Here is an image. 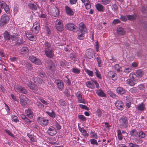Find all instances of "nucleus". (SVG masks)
<instances>
[{"instance_id":"nucleus-24","label":"nucleus","mask_w":147,"mask_h":147,"mask_svg":"<svg viewBox=\"0 0 147 147\" xmlns=\"http://www.w3.org/2000/svg\"><path fill=\"white\" fill-rule=\"evenodd\" d=\"M136 109L139 111H142L146 110L145 105L142 103L138 104L136 107Z\"/></svg>"},{"instance_id":"nucleus-15","label":"nucleus","mask_w":147,"mask_h":147,"mask_svg":"<svg viewBox=\"0 0 147 147\" xmlns=\"http://www.w3.org/2000/svg\"><path fill=\"white\" fill-rule=\"evenodd\" d=\"M50 11L51 14L55 17L58 16L59 14V9L57 7H51Z\"/></svg>"},{"instance_id":"nucleus-9","label":"nucleus","mask_w":147,"mask_h":147,"mask_svg":"<svg viewBox=\"0 0 147 147\" xmlns=\"http://www.w3.org/2000/svg\"><path fill=\"white\" fill-rule=\"evenodd\" d=\"M26 83L27 84L28 87L33 90L34 93H36L38 90V87L36 85L32 83L30 80L26 81Z\"/></svg>"},{"instance_id":"nucleus-18","label":"nucleus","mask_w":147,"mask_h":147,"mask_svg":"<svg viewBox=\"0 0 147 147\" xmlns=\"http://www.w3.org/2000/svg\"><path fill=\"white\" fill-rule=\"evenodd\" d=\"M79 30L78 32L86 33L87 32V29L86 25L82 22L80 23L79 24Z\"/></svg>"},{"instance_id":"nucleus-16","label":"nucleus","mask_w":147,"mask_h":147,"mask_svg":"<svg viewBox=\"0 0 147 147\" xmlns=\"http://www.w3.org/2000/svg\"><path fill=\"white\" fill-rule=\"evenodd\" d=\"M55 83L57 86L59 90L61 91L63 88L64 84L61 80L60 79L56 80Z\"/></svg>"},{"instance_id":"nucleus-20","label":"nucleus","mask_w":147,"mask_h":147,"mask_svg":"<svg viewBox=\"0 0 147 147\" xmlns=\"http://www.w3.org/2000/svg\"><path fill=\"white\" fill-rule=\"evenodd\" d=\"M86 54L88 58L91 59L94 55V51L92 49H88L87 50Z\"/></svg>"},{"instance_id":"nucleus-35","label":"nucleus","mask_w":147,"mask_h":147,"mask_svg":"<svg viewBox=\"0 0 147 147\" xmlns=\"http://www.w3.org/2000/svg\"><path fill=\"white\" fill-rule=\"evenodd\" d=\"M117 32L119 34L122 35L124 34L125 32V31L123 28L121 27H119L117 28Z\"/></svg>"},{"instance_id":"nucleus-21","label":"nucleus","mask_w":147,"mask_h":147,"mask_svg":"<svg viewBox=\"0 0 147 147\" xmlns=\"http://www.w3.org/2000/svg\"><path fill=\"white\" fill-rule=\"evenodd\" d=\"M65 10L67 15L69 16H72L74 14V12L72 9L68 6L65 7Z\"/></svg>"},{"instance_id":"nucleus-38","label":"nucleus","mask_w":147,"mask_h":147,"mask_svg":"<svg viewBox=\"0 0 147 147\" xmlns=\"http://www.w3.org/2000/svg\"><path fill=\"white\" fill-rule=\"evenodd\" d=\"M129 93L132 94H134L137 93L138 89L136 87H134L130 89L129 90Z\"/></svg>"},{"instance_id":"nucleus-61","label":"nucleus","mask_w":147,"mask_h":147,"mask_svg":"<svg viewBox=\"0 0 147 147\" xmlns=\"http://www.w3.org/2000/svg\"><path fill=\"white\" fill-rule=\"evenodd\" d=\"M27 136L30 139V140L32 142H35V140L34 136H33L31 134H27Z\"/></svg>"},{"instance_id":"nucleus-7","label":"nucleus","mask_w":147,"mask_h":147,"mask_svg":"<svg viewBox=\"0 0 147 147\" xmlns=\"http://www.w3.org/2000/svg\"><path fill=\"white\" fill-rule=\"evenodd\" d=\"M37 120L38 123L43 127H45L49 124V120L44 117H38Z\"/></svg>"},{"instance_id":"nucleus-26","label":"nucleus","mask_w":147,"mask_h":147,"mask_svg":"<svg viewBox=\"0 0 147 147\" xmlns=\"http://www.w3.org/2000/svg\"><path fill=\"white\" fill-rule=\"evenodd\" d=\"M3 36L5 40L8 41L11 39L12 35L7 31H5L3 33Z\"/></svg>"},{"instance_id":"nucleus-30","label":"nucleus","mask_w":147,"mask_h":147,"mask_svg":"<svg viewBox=\"0 0 147 147\" xmlns=\"http://www.w3.org/2000/svg\"><path fill=\"white\" fill-rule=\"evenodd\" d=\"M82 2L84 3L86 8L87 9H89L91 7V5L89 0H81Z\"/></svg>"},{"instance_id":"nucleus-17","label":"nucleus","mask_w":147,"mask_h":147,"mask_svg":"<svg viewBox=\"0 0 147 147\" xmlns=\"http://www.w3.org/2000/svg\"><path fill=\"white\" fill-rule=\"evenodd\" d=\"M0 6L2 9L3 8L6 13L8 14L10 13V9L8 5L4 1H0Z\"/></svg>"},{"instance_id":"nucleus-12","label":"nucleus","mask_w":147,"mask_h":147,"mask_svg":"<svg viewBox=\"0 0 147 147\" xmlns=\"http://www.w3.org/2000/svg\"><path fill=\"white\" fill-rule=\"evenodd\" d=\"M47 132L50 136H53L57 133V131L55 128L53 126H51L49 127Z\"/></svg>"},{"instance_id":"nucleus-62","label":"nucleus","mask_w":147,"mask_h":147,"mask_svg":"<svg viewBox=\"0 0 147 147\" xmlns=\"http://www.w3.org/2000/svg\"><path fill=\"white\" fill-rule=\"evenodd\" d=\"M65 77L67 78V79L64 80V82L65 83L67 84L68 86H70L71 84V81L68 78L67 76H65Z\"/></svg>"},{"instance_id":"nucleus-2","label":"nucleus","mask_w":147,"mask_h":147,"mask_svg":"<svg viewBox=\"0 0 147 147\" xmlns=\"http://www.w3.org/2000/svg\"><path fill=\"white\" fill-rule=\"evenodd\" d=\"M129 79L127 80V84L131 86H134L135 84L140 80V79L136 74L131 73L129 74Z\"/></svg>"},{"instance_id":"nucleus-6","label":"nucleus","mask_w":147,"mask_h":147,"mask_svg":"<svg viewBox=\"0 0 147 147\" xmlns=\"http://www.w3.org/2000/svg\"><path fill=\"white\" fill-rule=\"evenodd\" d=\"M65 27L66 29L76 32L78 30L77 26L72 23H68L65 25Z\"/></svg>"},{"instance_id":"nucleus-1","label":"nucleus","mask_w":147,"mask_h":147,"mask_svg":"<svg viewBox=\"0 0 147 147\" xmlns=\"http://www.w3.org/2000/svg\"><path fill=\"white\" fill-rule=\"evenodd\" d=\"M43 46L46 56L49 58H52L54 55V51L55 50L53 45L48 41H45L44 42Z\"/></svg>"},{"instance_id":"nucleus-29","label":"nucleus","mask_w":147,"mask_h":147,"mask_svg":"<svg viewBox=\"0 0 147 147\" xmlns=\"http://www.w3.org/2000/svg\"><path fill=\"white\" fill-rule=\"evenodd\" d=\"M116 93L122 95L124 94L125 92V89L121 87H118L116 90Z\"/></svg>"},{"instance_id":"nucleus-10","label":"nucleus","mask_w":147,"mask_h":147,"mask_svg":"<svg viewBox=\"0 0 147 147\" xmlns=\"http://www.w3.org/2000/svg\"><path fill=\"white\" fill-rule=\"evenodd\" d=\"M55 27L57 30L59 32H61L64 29L63 22L61 20H57L55 23Z\"/></svg>"},{"instance_id":"nucleus-56","label":"nucleus","mask_w":147,"mask_h":147,"mask_svg":"<svg viewBox=\"0 0 147 147\" xmlns=\"http://www.w3.org/2000/svg\"><path fill=\"white\" fill-rule=\"evenodd\" d=\"M91 137V138L94 139H97L98 138V136L94 132L91 131L90 132Z\"/></svg>"},{"instance_id":"nucleus-40","label":"nucleus","mask_w":147,"mask_h":147,"mask_svg":"<svg viewBox=\"0 0 147 147\" xmlns=\"http://www.w3.org/2000/svg\"><path fill=\"white\" fill-rule=\"evenodd\" d=\"M134 142L137 144H142L143 142V140L140 138H135L134 140Z\"/></svg>"},{"instance_id":"nucleus-36","label":"nucleus","mask_w":147,"mask_h":147,"mask_svg":"<svg viewBox=\"0 0 147 147\" xmlns=\"http://www.w3.org/2000/svg\"><path fill=\"white\" fill-rule=\"evenodd\" d=\"M127 17L128 20L130 21H134L135 20L137 17V16L135 14L132 15H127Z\"/></svg>"},{"instance_id":"nucleus-13","label":"nucleus","mask_w":147,"mask_h":147,"mask_svg":"<svg viewBox=\"0 0 147 147\" xmlns=\"http://www.w3.org/2000/svg\"><path fill=\"white\" fill-rule=\"evenodd\" d=\"M76 96L78 100V103L86 104V101L84 98L82 97V95L80 92H78L76 94Z\"/></svg>"},{"instance_id":"nucleus-49","label":"nucleus","mask_w":147,"mask_h":147,"mask_svg":"<svg viewBox=\"0 0 147 147\" xmlns=\"http://www.w3.org/2000/svg\"><path fill=\"white\" fill-rule=\"evenodd\" d=\"M46 113L51 117L54 118L55 116V114L54 111L52 110L51 112L47 111Z\"/></svg>"},{"instance_id":"nucleus-11","label":"nucleus","mask_w":147,"mask_h":147,"mask_svg":"<svg viewBox=\"0 0 147 147\" xmlns=\"http://www.w3.org/2000/svg\"><path fill=\"white\" fill-rule=\"evenodd\" d=\"M40 29V23L37 22H35L33 24V26L31 29L32 33L35 34H37L38 32Z\"/></svg>"},{"instance_id":"nucleus-22","label":"nucleus","mask_w":147,"mask_h":147,"mask_svg":"<svg viewBox=\"0 0 147 147\" xmlns=\"http://www.w3.org/2000/svg\"><path fill=\"white\" fill-rule=\"evenodd\" d=\"M30 79H31L34 83L37 84H40L44 83L42 79L40 78L35 77H31V78H30Z\"/></svg>"},{"instance_id":"nucleus-48","label":"nucleus","mask_w":147,"mask_h":147,"mask_svg":"<svg viewBox=\"0 0 147 147\" xmlns=\"http://www.w3.org/2000/svg\"><path fill=\"white\" fill-rule=\"evenodd\" d=\"M27 37L29 40L31 41H35L36 40V36L31 35L30 36H26Z\"/></svg>"},{"instance_id":"nucleus-4","label":"nucleus","mask_w":147,"mask_h":147,"mask_svg":"<svg viewBox=\"0 0 147 147\" xmlns=\"http://www.w3.org/2000/svg\"><path fill=\"white\" fill-rule=\"evenodd\" d=\"M91 81H88L85 82L86 86L88 88L93 89L95 87L94 84L96 86V88H99L100 87L97 81L93 79H91Z\"/></svg>"},{"instance_id":"nucleus-55","label":"nucleus","mask_w":147,"mask_h":147,"mask_svg":"<svg viewBox=\"0 0 147 147\" xmlns=\"http://www.w3.org/2000/svg\"><path fill=\"white\" fill-rule=\"evenodd\" d=\"M112 9L116 13L118 12V7L116 4H112Z\"/></svg>"},{"instance_id":"nucleus-51","label":"nucleus","mask_w":147,"mask_h":147,"mask_svg":"<svg viewBox=\"0 0 147 147\" xmlns=\"http://www.w3.org/2000/svg\"><path fill=\"white\" fill-rule=\"evenodd\" d=\"M138 136L141 138H143L145 137L146 135L142 131L138 132Z\"/></svg>"},{"instance_id":"nucleus-39","label":"nucleus","mask_w":147,"mask_h":147,"mask_svg":"<svg viewBox=\"0 0 147 147\" xmlns=\"http://www.w3.org/2000/svg\"><path fill=\"white\" fill-rule=\"evenodd\" d=\"M115 69L117 72H122V67L119 66L118 64H116L114 65Z\"/></svg>"},{"instance_id":"nucleus-45","label":"nucleus","mask_w":147,"mask_h":147,"mask_svg":"<svg viewBox=\"0 0 147 147\" xmlns=\"http://www.w3.org/2000/svg\"><path fill=\"white\" fill-rule=\"evenodd\" d=\"M96 60L98 65V67H101L102 65V62L101 60L100 57H97L96 58Z\"/></svg>"},{"instance_id":"nucleus-28","label":"nucleus","mask_w":147,"mask_h":147,"mask_svg":"<svg viewBox=\"0 0 147 147\" xmlns=\"http://www.w3.org/2000/svg\"><path fill=\"white\" fill-rule=\"evenodd\" d=\"M28 6L29 9L32 10L36 11L37 10L38 5L36 4L30 3L28 4Z\"/></svg>"},{"instance_id":"nucleus-60","label":"nucleus","mask_w":147,"mask_h":147,"mask_svg":"<svg viewBox=\"0 0 147 147\" xmlns=\"http://www.w3.org/2000/svg\"><path fill=\"white\" fill-rule=\"evenodd\" d=\"M78 118L80 120L83 121H85L86 120V118L84 115H80L78 116Z\"/></svg>"},{"instance_id":"nucleus-19","label":"nucleus","mask_w":147,"mask_h":147,"mask_svg":"<svg viewBox=\"0 0 147 147\" xmlns=\"http://www.w3.org/2000/svg\"><path fill=\"white\" fill-rule=\"evenodd\" d=\"M29 59L33 63L35 64L40 65L41 63L40 60L33 55H31L29 57Z\"/></svg>"},{"instance_id":"nucleus-5","label":"nucleus","mask_w":147,"mask_h":147,"mask_svg":"<svg viewBox=\"0 0 147 147\" xmlns=\"http://www.w3.org/2000/svg\"><path fill=\"white\" fill-rule=\"evenodd\" d=\"M10 18L7 15L3 14L1 16L0 19V26L3 27L9 22Z\"/></svg>"},{"instance_id":"nucleus-32","label":"nucleus","mask_w":147,"mask_h":147,"mask_svg":"<svg viewBox=\"0 0 147 147\" xmlns=\"http://www.w3.org/2000/svg\"><path fill=\"white\" fill-rule=\"evenodd\" d=\"M95 6L97 10L99 11L103 12L105 10V8L104 6L100 3L97 4Z\"/></svg>"},{"instance_id":"nucleus-27","label":"nucleus","mask_w":147,"mask_h":147,"mask_svg":"<svg viewBox=\"0 0 147 147\" xmlns=\"http://www.w3.org/2000/svg\"><path fill=\"white\" fill-rule=\"evenodd\" d=\"M27 116L29 118L32 119L33 116V113L32 110L30 108L25 110Z\"/></svg>"},{"instance_id":"nucleus-37","label":"nucleus","mask_w":147,"mask_h":147,"mask_svg":"<svg viewBox=\"0 0 147 147\" xmlns=\"http://www.w3.org/2000/svg\"><path fill=\"white\" fill-rule=\"evenodd\" d=\"M131 136L136 137L138 135V132L135 129H133L130 132Z\"/></svg>"},{"instance_id":"nucleus-43","label":"nucleus","mask_w":147,"mask_h":147,"mask_svg":"<svg viewBox=\"0 0 147 147\" xmlns=\"http://www.w3.org/2000/svg\"><path fill=\"white\" fill-rule=\"evenodd\" d=\"M118 138L119 140H121L123 139L122 135L120 130L118 129L117 130Z\"/></svg>"},{"instance_id":"nucleus-50","label":"nucleus","mask_w":147,"mask_h":147,"mask_svg":"<svg viewBox=\"0 0 147 147\" xmlns=\"http://www.w3.org/2000/svg\"><path fill=\"white\" fill-rule=\"evenodd\" d=\"M36 104L39 109H43L44 107V105L41 102L39 101H37L36 102Z\"/></svg>"},{"instance_id":"nucleus-54","label":"nucleus","mask_w":147,"mask_h":147,"mask_svg":"<svg viewBox=\"0 0 147 147\" xmlns=\"http://www.w3.org/2000/svg\"><path fill=\"white\" fill-rule=\"evenodd\" d=\"M90 143L92 145H96L97 146L98 144L97 140L94 139H91L90 140Z\"/></svg>"},{"instance_id":"nucleus-42","label":"nucleus","mask_w":147,"mask_h":147,"mask_svg":"<svg viewBox=\"0 0 147 147\" xmlns=\"http://www.w3.org/2000/svg\"><path fill=\"white\" fill-rule=\"evenodd\" d=\"M38 75L41 77H43L45 75V73L42 70L40 69L37 71Z\"/></svg>"},{"instance_id":"nucleus-34","label":"nucleus","mask_w":147,"mask_h":147,"mask_svg":"<svg viewBox=\"0 0 147 147\" xmlns=\"http://www.w3.org/2000/svg\"><path fill=\"white\" fill-rule=\"evenodd\" d=\"M72 72L75 74H78L80 72V69L76 67H74L71 69Z\"/></svg>"},{"instance_id":"nucleus-47","label":"nucleus","mask_w":147,"mask_h":147,"mask_svg":"<svg viewBox=\"0 0 147 147\" xmlns=\"http://www.w3.org/2000/svg\"><path fill=\"white\" fill-rule=\"evenodd\" d=\"M11 118L12 120L16 123H17L19 122V120L17 116L13 115H11Z\"/></svg>"},{"instance_id":"nucleus-59","label":"nucleus","mask_w":147,"mask_h":147,"mask_svg":"<svg viewBox=\"0 0 147 147\" xmlns=\"http://www.w3.org/2000/svg\"><path fill=\"white\" fill-rule=\"evenodd\" d=\"M111 1V0H101V2L103 4L106 5L109 4Z\"/></svg>"},{"instance_id":"nucleus-44","label":"nucleus","mask_w":147,"mask_h":147,"mask_svg":"<svg viewBox=\"0 0 147 147\" xmlns=\"http://www.w3.org/2000/svg\"><path fill=\"white\" fill-rule=\"evenodd\" d=\"M95 70L96 71L95 72L96 76L97 78L100 79H102V77L101 76V75L100 73V72L96 68H95Z\"/></svg>"},{"instance_id":"nucleus-23","label":"nucleus","mask_w":147,"mask_h":147,"mask_svg":"<svg viewBox=\"0 0 147 147\" xmlns=\"http://www.w3.org/2000/svg\"><path fill=\"white\" fill-rule=\"evenodd\" d=\"M108 76L109 78H112L114 80H116L117 78L116 74L112 71H110L108 72Z\"/></svg>"},{"instance_id":"nucleus-52","label":"nucleus","mask_w":147,"mask_h":147,"mask_svg":"<svg viewBox=\"0 0 147 147\" xmlns=\"http://www.w3.org/2000/svg\"><path fill=\"white\" fill-rule=\"evenodd\" d=\"M136 74H137L136 75L139 77V79L140 78L142 77L143 75L142 71L140 70L137 71Z\"/></svg>"},{"instance_id":"nucleus-64","label":"nucleus","mask_w":147,"mask_h":147,"mask_svg":"<svg viewBox=\"0 0 147 147\" xmlns=\"http://www.w3.org/2000/svg\"><path fill=\"white\" fill-rule=\"evenodd\" d=\"M129 147H139L138 145L132 142L129 143Z\"/></svg>"},{"instance_id":"nucleus-31","label":"nucleus","mask_w":147,"mask_h":147,"mask_svg":"<svg viewBox=\"0 0 147 147\" xmlns=\"http://www.w3.org/2000/svg\"><path fill=\"white\" fill-rule=\"evenodd\" d=\"M96 93L99 96L101 97H106V95L104 92L101 89H99L97 90L96 91Z\"/></svg>"},{"instance_id":"nucleus-14","label":"nucleus","mask_w":147,"mask_h":147,"mask_svg":"<svg viewBox=\"0 0 147 147\" xmlns=\"http://www.w3.org/2000/svg\"><path fill=\"white\" fill-rule=\"evenodd\" d=\"M115 105L117 109L120 111L123 110L125 107L123 103L120 100H117L115 102Z\"/></svg>"},{"instance_id":"nucleus-41","label":"nucleus","mask_w":147,"mask_h":147,"mask_svg":"<svg viewBox=\"0 0 147 147\" xmlns=\"http://www.w3.org/2000/svg\"><path fill=\"white\" fill-rule=\"evenodd\" d=\"M107 92L108 94L113 98H116L118 97L117 95L115 94L110 90L108 91Z\"/></svg>"},{"instance_id":"nucleus-58","label":"nucleus","mask_w":147,"mask_h":147,"mask_svg":"<svg viewBox=\"0 0 147 147\" xmlns=\"http://www.w3.org/2000/svg\"><path fill=\"white\" fill-rule=\"evenodd\" d=\"M70 58L73 60L74 62H76L77 61L76 56L74 54V53H71L70 54Z\"/></svg>"},{"instance_id":"nucleus-25","label":"nucleus","mask_w":147,"mask_h":147,"mask_svg":"<svg viewBox=\"0 0 147 147\" xmlns=\"http://www.w3.org/2000/svg\"><path fill=\"white\" fill-rule=\"evenodd\" d=\"M48 67L52 71H54L55 70L54 63L51 61H49L48 63Z\"/></svg>"},{"instance_id":"nucleus-63","label":"nucleus","mask_w":147,"mask_h":147,"mask_svg":"<svg viewBox=\"0 0 147 147\" xmlns=\"http://www.w3.org/2000/svg\"><path fill=\"white\" fill-rule=\"evenodd\" d=\"M25 66L28 69L31 70L32 68V66L31 64L27 62L25 63Z\"/></svg>"},{"instance_id":"nucleus-53","label":"nucleus","mask_w":147,"mask_h":147,"mask_svg":"<svg viewBox=\"0 0 147 147\" xmlns=\"http://www.w3.org/2000/svg\"><path fill=\"white\" fill-rule=\"evenodd\" d=\"M85 71L89 76L92 77L93 76L94 74L92 71H90L88 69H85Z\"/></svg>"},{"instance_id":"nucleus-46","label":"nucleus","mask_w":147,"mask_h":147,"mask_svg":"<svg viewBox=\"0 0 147 147\" xmlns=\"http://www.w3.org/2000/svg\"><path fill=\"white\" fill-rule=\"evenodd\" d=\"M63 93L68 98H70L71 95L70 91L68 89H66L63 92Z\"/></svg>"},{"instance_id":"nucleus-8","label":"nucleus","mask_w":147,"mask_h":147,"mask_svg":"<svg viewBox=\"0 0 147 147\" xmlns=\"http://www.w3.org/2000/svg\"><path fill=\"white\" fill-rule=\"evenodd\" d=\"M14 90L16 92L24 94H26L28 91L26 89L20 85H17L14 87Z\"/></svg>"},{"instance_id":"nucleus-3","label":"nucleus","mask_w":147,"mask_h":147,"mask_svg":"<svg viewBox=\"0 0 147 147\" xmlns=\"http://www.w3.org/2000/svg\"><path fill=\"white\" fill-rule=\"evenodd\" d=\"M119 126L121 129H125L128 127V119L125 116H122L119 119Z\"/></svg>"},{"instance_id":"nucleus-57","label":"nucleus","mask_w":147,"mask_h":147,"mask_svg":"<svg viewBox=\"0 0 147 147\" xmlns=\"http://www.w3.org/2000/svg\"><path fill=\"white\" fill-rule=\"evenodd\" d=\"M38 99L40 100L42 103L46 105H48V103L47 102L43 99L42 98L40 97H38Z\"/></svg>"},{"instance_id":"nucleus-33","label":"nucleus","mask_w":147,"mask_h":147,"mask_svg":"<svg viewBox=\"0 0 147 147\" xmlns=\"http://www.w3.org/2000/svg\"><path fill=\"white\" fill-rule=\"evenodd\" d=\"M85 34L78 32L77 37L78 39L80 40H84L85 38Z\"/></svg>"}]
</instances>
